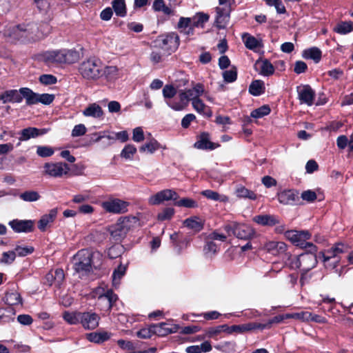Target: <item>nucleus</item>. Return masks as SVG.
<instances>
[{
	"mask_svg": "<svg viewBox=\"0 0 353 353\" xmlns=\"http://www.w3.org/2000/svg\"><path fill=\"white\" fill-rule=\"evenodd\" d=\"M254 66L256 69L259 67V74L263 76H270L274 72V67L268 59L257 60Z\"/></svg>",
	"mask_w": 353,
	"mask_h": 353,
	"instance_id": "obj_25",
	"label": "nucleus"
},
{
	"mask_svg": "<svg viewBox=\"0 0 353 353\" xmlns=\"http://www.w3.org/2000/svg\"><path fill=\"white\" fill-rule=\"evenodd\" d=\"M287 319L285 315H277L272 319H270L266 323H259V330L269 329L274 323H279Z\"/></svg>",
	"mask_w": 353,
	"mask_h": 353,
	"instance_id": "obj_54",
	"label": "nucleus"
},
{
	"mask_svg": "<svg viewBox=\"0 0 353 353\" xmlns=\"http://www.w3.org/2000/svg\"><path fill=\"white\" fill-rule=\"evenodd\" d=\"M44 32H39L38 24L30 23L19 24L12 27L9 36L14 41L28 43L37 41L44 37Z\"/></svg>",
	"mask_w": 353,
	"mask_h": 353,
	"instance_id": "obj_1",
	"label": "nucleus"
},
{
	"mask_svg": "<svg viewBox=\"0 0 353 353\" xmlns=\"http://www.w3.org/2000/svg\"><path fill=\"white\" fill-rule=\"evenodd\" d=\"M156 46L170 54L174 52L179 46V37L175 32L161 35L155 40Z\"/></svg>",
	"mask_w": 353,
	"mask_h": 353,
	"instance_id": "obj_4",
	"label": "nucleus"
},
{
	"mask_svg": "<svg viewBox=\"0 0 353 353\" xmlns=\"http://www.w3.org/2000/svg\"><path fill=\"white\" fill-rule=\"evenodd\" d=\"M265 83L262 80H254L249 86V92L253 96H260L265 92Z\"/></svg>",
	"mask_w": 353,
	"mask_h": 353,
	"instance_id": "obj_33",
	"label": "nucleus"
},
{
	"mask_svg": "<svg viewBox=\"0 0 353 353\" xmlns=\"http://www.w3.org/2000/svg\"><path fill=\"white\" fill-rule=\"evenodd\" d=\"M216 17L214 23L216 27L219 29H224L227 22L228 15L224 14V9L222 8L216 7Z\"/></svg>",
	"mask_w": 353,
	"mask_h": 353,
	"instance_id": "obj_30",
	"label": "nucleus"
},
{
	"mask_svg": "<svg viewBox=\"0 0 353 353\" xmlns=\"http://www.w3.org/2000/svg\"><path fill=\"white\" fill-rule=\"evenodd\" d=\"M92 253L88 250H81L74 257V268L78 273L87 274L92 270Z\"/></svg>",
	"mask_w": 353,
	"mask_h": 353,
	"instance_id": "obj_3",
	"label": "nucleus"
},
{
	"mask_svg": "<svg viewBox=\"0 0 353 353\" xmlns=\"http://www.w3.org/2000/svg\"><path fill=\"white\" fill-rule=\"evenodd\" d=\"M48 132L46 128L39 129L34 127H29L23 129L20 132L19 140L24 141H28L31 138H36L37 137L43 135Z\"/></svg>",
	"mask_w": 353,
	"mask_h": 353,
	"instance_id": "obj_17",
	"label": "nucleus"
},
{
	"mask_svg": "<svg viewBox=\"0 0 353 353\" xmlns=\"http://www.w3.org/2000/svg\"><path fill=\"white\" fill-rule=\"evenodd\" d=\"M8 224L17 233L30 232L34 229V221L32 220L14 219L10 221Z\"/></svg>",
	"mask_w": 353,
	"mask_h": 353,
	"instance_id": "obj_15",
	"label": "nucleus"
},
{
	"mask_svg": "<svg viewBox=\"0 0 353 353\" xmlns=\"http://www.w3.org/2000/svg\"><path fill=\"white\" fill-rule=\"evenodd\" d=\"M57 215V209H51L48 214H43L38 222V228L44 232L48 226L54 222Z\"/></svg>",
	"mask_w": 353,
	"mask_h": 353,
	"instance_id": "obj_18",
	"label": "nucleus"
},
{
	"mask_svg": "<svg viewBox=\"0 0 353 353\" xmlns=\"http://www.w3.org/2000/svg\"><path fill=\"white\" fill-rule=\"evenodd\" d=\"M54 152V149L50 146H38L37 148V154L41 157H51Z\"/></svg>",
	"mask_w": 353,
	"mask_h": 353,
	"instance_id": "obj_57",
	"label": "nucleus"
},
{
	"mask_svg": "<svg viewBox=\"0 0 353 353\" xmlns=\"http://www.w3.org/2000/svg\"><path fill=\"white\" fill-rule=\"evenodd\" d=\"M16 258L15 251L4 252L2 254V257L0 259V263L3 264L10 265L12 263Z\"/></svg>",
	"mask_w": 353,
	"mask_h": 353,
	"instance_id": "obj_56",
	"label": "nucleus"
},
{
	"mask_svg": "<svg viewBox=\"0 0 353 353\" xmlns=\"http://www.w3.org/2000/svg\"><path fill=\"white\" fill-rule=\"evenodd\" d=\"M19 92L21 94L22 99H26L27 105H32L38 103L39 94L34 92L28 88H21L19 89Z\"/></svg>",
	"mask_w": 353,
	"mask_h": 353,
	"instance_id": "obj_26",
	"label": "nucleus"
},
{
	"mask_svg": "<svg viewBox=\"0 0 353 353\" xmlns=\"http://www.w3.org/2000/svg\"><path fill=\"white\" fill-rule=\"evenodd\" d=\"M312 314L308 312H301L292 314H286V318L301 319L303 321H309L311 318Z\"/></svg>",
	"mask_w": 353,
	"mask_h": 353,
	"instance_id": "obj_58",
	"label": "nucleus"
},
{
	"mask_svg": "<svg viewBox=\"0 0 353 353\" xmlns=\"http://www.w3.org/2000/svg\"><path fill=\"white\" fill-rule=\"evenodd\" d=\"M152 8L154 11L163 12L166 15H170L172 12L171 8L165 6L163 0H154Z\"/></svg>",
	"mask_w": 353,
	"mask_h": 353,
	"instance_id": "obj_49",
	"label": "nucleus"
},
{
	"mask_svg": "<svg viewBox=\"0 0 353 353\" xmlns=\"http://www.w3.org/2000/svg\"><path fill=\"white\" fill-rule=\"evenodd\" d=\"M79 59V52L72 49H63V64H72Z\"/></svg>",
	"mask_w": 353,
	"mask_h": 353,
	"instance_id": "obj_34",
	"label": "nucleus"
},
{
	"mask_svg": "<svg viewBox=\"0 0 353 353\" xmlns=\"http://www.w3.org/2000/svg\"><path fill=\"white\" fill-rule=\"evenodd\" d=\"M322 52L317 47H312L303 50L302 56L304 59H312L316 63H319L321 59Z\"/></svg>",
	"mask_w": 353,
	"mask_h": 353,
	"instance_id": "obj_29",
	"label": "nucleus"
},
{
	"mask_svg": "<svg viewBox=\"0 0 353 353\" xmlns=\"http://www.w3.org/2000/svg\"><path fill=\"white\" fill-rule=\"evenodd\" d=\"M300 255L298 256H288L285 264L288 265L291 269H301Z\"/></svg>",
	"mask_w": 353,
	"mask_h": 353,
	"instance_id": "obj_60",
	"label": "nucleus"
},
{
	"mask_svg": "<svg viewBox=\"0 0 353 353\" xmlns=\"http://www.w3.org/2000/svg\"><path fill=\"white\" fill-rule=\"evenodd\" d=\"M100 316L92 311L81 312L80 323L85 330H94L99 325Z\"/></svg>",
	"mask_w": 353,
	"mask_h": 353,
	"instance_id": "obj_10",
	"label": "nucleus"
},
{
	"mask_svg": "<svg viewBox=\"0 0 353 353\" xmlns=\"http://www.w3.org/2000/svg\"><path fill=\"white\" fill-rule=\"evenodd\" d=\"M223 78L226 83H232L236 80L237 69L232 66L230 70L223 72Z\"/></svg>",
	"mask_w": 353,
	"mask_h": 353,
	"instance_id": "obj_51",
	"label": "nucleus"
},
{
	"mask_svg": "<svg viewBox=\"0 0 353 353\" xmlns=\"http://www.w3.org/2000/svg\"><path fill=\"white\" fill-rule=\"evenodd\" d=\"M333 251L334 250L332 248H331L330 249L326 250L325 252H321L319 253V257H322L324 263L330 261L332 259H334V264L333 266L334 268L338 265V263H339V258L337 257L336 254Z\"/></svg>",
	"mask_w": 353,
	"mask_h": 353,
	"instance_id": "obj_41",
	"label": "nucleus"
},
{
	"mask_svg": "<svg viewBox=\"0 0 353 353\" xmlns=\"http://www.w3.org/2000/svg\"><path fill=\"white\" fill-rule=\"evenodd\" d=\"M253 221L263 226H274L280 222L276 216L271 214H260L255 216L253 218Z\"/></svg>",
	"mask_w": 353,
	"mask_h": 353,
	"instance_id": "obj_20",
	"label": "nucleus"
},
{
	"mask_svg": "<svg viewBox=\"0 0 353 353\" xmlns=\"http://www.w3.org/2000/svg\"><path fill=\"white\" fill-rule=\"evenodd\" d=\"M167 324L165 323H160L158 324H152V327L153 332L159 336H165L171 333H174L178 331L180 328L179 325H174L173 328L166 327Z\"/></svg>",
	"mask_w": 353,
	"mask_h": 353,
	"instance_id": "obj_27",
	"label": "nucleus"
},
{
	"mask_svg": "<svg viewBox=\"0 0 353 353\" xmlns=\"http://www.w3.org/2000/svg\"><path fill=\"white\" fill-rule=\"evenodd\" d=\"M130 228V219L124 218L114 227L110 232L111 236L117 241H121L125 236Z\"/></svg>",
	"mask_w": 353,
	"mask_h": 353,
	"instance_id": "obj_12",
	"label": "nucleus"
},
{
	"mask_svg": "<svg viewBox=\"0 0 353 353\" xmlns=\"http://www.w3.org/2000/svg\"><path fill=\"white\" fill-rule=\"evenodd\" d=\"M39 81L44 85H52L57 83V77L52 74H42L39 77Z\"/></svg>",
	"mask_w": 353,
	"mask_h": 353,
	"instance_id": "obj_64",
	"label": "nucleus"
},
{
	"mask_svg": "<svg viewBox=\"0 0 353 353\" xmlns=\"http://www.w3.org/2000/svg\"><path fill=\"white\" fill-rule=\"evenodd\" d=\"M94 135L97 136L94 139L95 142H99L105 139L107 140V142L105 143L106 145H111L115 139H119L121 142H125L128 140V134L126 131L119 132L116 133L115 137H111L110 135L104 136L101 135L100 134H95Z\"/></svg>",
	"mask_w": 353,
	"mask_h": 353,
	"instance_id": "obj_22",
	"label": "nucleus"
},
{
	"mask_svg": "<svg viewBox=\"0 0 353 353\" xmlns=\"http://www.w3.org/2000/svg\"><path fill=\"white\" fill-rule=\"evenodd\" d=\"M301 270L303 272L301 277V282H303L306 273L314 268L318 261L316 254L303 253L300 254Z\"/></svg>",
	"mask_w": 353,
	"mask_h": 353,
	"instance_id": "obj_5",
	"label": "nucleus"
},
{
	"mask_svg": "<svg viewBox=\"0 0 353 353\" xmlns=\"http://www.w3.org/2000/svg\"><path fill=\"white\" fill-rule=\"evenodd\" d=\"M103 63L96 58H90L81 62L79 66L80 74L88 80H97L102 77Z\"/></svg>",
	"mask_w": 353,
	"mask_h": 353,
	"instance_id": "obj_2",
	"label": "nucleus"
},
{
	"mask_svg": "<svg viewBox=\"0 0 353 353\" xmlns=\"http://www.w3.org/2000/svg\"><path fill=\"white\" fill-rule=\"evenodd\" d=\"M24 201L32 202L39 199L40 195L36 191H26L19 195Z\"/></svg>",
	"mask_w": 353,
	"mask_h": 353,
	"instance_id": "obj_55",
	"label": "nucleus"
},
{
	"mask_svg": "<svg viewBox=\"0 0 353 353\" xmlns=\"http://www.w3.org/2000/svg\"><path fill=\"white\" fill-rule=\"evenodd\" d=\"M186 92L189 99L192 102L194 99H199V97L204 92V86L198 83L192 89L186 90Z\"/></svg>",
	"mask_w": 353,
	"mask_h": 353,
	"instance_id": "obj_36",
	"label": "nucleus"
},
{
	"mask_svg": "<svg viewBox=\"0 0 353 353\" xmlns=\"http://www.w3.org/2000/svg\"><path fill=\"white\" fill-rule=\"evenodd\" d=\"M190 18L192 26L194 29V28H203L204 24L209 20V15L203 12H198Z\"/></svg>",
	"mask_w": 353,
	"mask_h": 353,
	"instance_id": "obj_32",
	"label": "nucleus"
},
{
	"mask_svg": "<svg viewBox=\"0 0 353 353\" xmlns=\"http://www.w3.org/2000/svg\"><path fill=\"white\" fill-rule=\"evenodd\" d=\"M174 214V210L172 208H166L161 212L158 214V219L159 221L169 220Z\"/></svg>",
	"mask_w": 353,
	"mask_h": 353,
	"instance_id": "obj_61",
	"label": "nucleus"
},
{
	"mask_svg": "<svg viewBox=\"0 0 353 353\" xmlns=\"http://www.w3.org/2000/svg\"><path fill=\"white\" fill-rule=\"evenodd\" d=\"M112 6L117 16L123 17L126 15L125 0H113Z\"/></svg>",
	"mask_w": 353,
	"mask_h": 353,
	"instance_id": "obj_37",
	"label": "nucleus"
},
{
	"mask_svg": "<svg viewBox=\"0 0 353 353\" xmlns=\"http://www.w3.org/2000/svg\"><path fill=\"white\" fill-rule=\"evenodd\" d=\"M54 99V95L48 93L39 94L38 103L44 105H50Z\"/></svg>",
	"mask_w": 353,
	"mask_h": 353,
	"instance_id": "obj_63",
	"label": "nucleus"
},
{
	"mask_svg": "<svg viewBox=\"0 0 353 353\" xmlns=\"http://www.w3.org/2000/svg\"><path fill=\"white\" fill-rule=\"evenodd\" d=\"M44 169L45 173L52 177H61L70 170L68 165L65 163H46Z\"/></svg>",
	"mask_w": 353,
	"mask_h": 353,
	"instance_id": "obj_9",
	"label": "nucleus"
},
{
	"mask_svg": "<svg viewBox=\"0 0 353 353\" xmlns=\"http://www.w3.org/2000/svg\"><path fill=\"white\" fill-rule=\"evenodd\" d=\"M256 329H259V323H248L241 325H235L230 326L232 332L243 333L250 332Z\"/></svg>",
	"mask_w": 353,
	"mask_h": 353,
	"instance_id": "obj_35",
	"label": "nucleus"
},
{
	"mask_svg": "<svg viewBox=\"0 0 353 353\" xmlns=\"http://www.w3.org/2000/svg\"><path fill=\"white\" fill-rule=\"evenodd\" d=\"M128 203L119 199L103 202L102 207L108 212L121 214L127 212Z\"/></svg>",
	"mask_w": 353,
	"mask_h": 353,
	"instance_id": "obj_8",
	"label": "nucleus"
},
{
	"mask_svg": "<svg viewBox=\"0 0 353 353\" xmlns=\"http://www.w3.org/2000/svg\"><path fill=\"white\" fill-rule=\"evenodd\" d=\"M112 334L107 331L94 332L86 334V339L94 343H102L110 339Z\"/></svg>",
	"mask_w": 353,
	"mask_h": 353,
	"instance_id": "obj_24",
	"label": "nucleus"
},
{
	"mask_svg": "<svg viewBox=\"0 0 353 353\" xmlns=\"http://www.w3.org/2000/svg\"><path fill=\"white\" fill-rule=\"evenodd\" d=\"M81 314L80 312H70L66 311L63 314V318L69 324L76 325L80 323Z\"/></svg>",
	"mask_w": 353,
	"mask_h": 353,
	"instance_id": "obj_40",
	"label": "nucleus"
},
{
	"mask_svg": "<svg viewBox=\"0 0 353 353\" xmlns=\"http://www.w3.org/2000/svg\"><path fill=\"white\" fill-rule=\"evenodd\" d=\"M334 31L341 34H345L353 31V23L344 21L338 23L334 28Z\"/></svg>",
	"mask_w": 353,
	"mask_h": 353,
	"instance_id": "obj_42",
	"label": "nucleus"
},
{
	"mask_svg": "<svg viewBox=\"0 0 353 353\" xmlns=\"http://www.w3.org/2000/svg\"><path fill=\"white\" fill-rule=\"evenodd\" d=\"M301 197L303 200H304L308 203H312L316 199L317 195L314 191L311 190H307L303 191L301 193Z\"/></svg>",
	"mask_w": 353,
	"mask_h": 353,
	"instance_id": "obj_62",
	"label": "nucleus"
},
{
	"mask_svg": "<svg viewBox=\"0 0 353 353\" xmlns=\"http://www.w3.org/2000/svg\"><path fill=\"white\" fill-rule=\"evenodd\" d=\"M236 196L240 198L250 199L251 200L256 199V194L245 187H239L236 190Z\"/></svg>",
	"mask_w": 353,
	"mask_h": 353,
	"instance_id": "obj_48",
	"label": "nucleus"
},
{
	"mask_svg": "<svg viewBox=\"0 0 353 353\" xmlns=\"http://www.w3.org/2000/svg\"><path fill=\"white\" fill-rule=\"evenodd\" d=\"M277 199L283 205H294L299 201V192L294 189L284 190L277 193Z\"/></svg>",
	"mask_w": 353,
	"mask_h": 353,
	"instance_id": "obj_11",
	"label": "nucleus"
},
{
	"mask_svg": "<svg viewBox=\"0 0 353 353\" xmlns=\"http://www.w3.org/2000/svg\"><path fill=\"white\" fill-rule=\"evenodd\" d=\"M243 38H245L244 41L245 46L250 50H254L261 46L260 42L254 37L248 33L244 34Z\"/></svg>",
	"mask_w": 353,
	"mask_h": 353,
	"instance_id": "obj_46",
	"label": "nucleus"
},
{
	"mask_svg": "<svg viewBox=\"0 0 353 353\" xmlns=\"http://www.w3.org/2000/svg\"><path fill=\"white\" fill-rule=\"evenodd\" d=\"M83 114L85 117L99 118L103 115V110L98 104L92 103L83 111Z\"/></svg>",
	"mask_w": 353,
	"mask_h": 353,
	"instance_id": "obj_31",
	"label": "nucleus"
},
{
	"mask_svg": "<svg viewBox=\"0 0 353 353\" xmlns=\"http://www.w3.org/2000/svg\"><path fill=\"white\" fill-rule=\"evenodd\" d=\"M222 327H219V325L216 327H212L205 330V334L201 336V339H203L205 337L208 338H215L221 332V329Z\"/></svg>",
	"mask_w": 353,
	"mask_h": 353,
	"instance_id": "obj_59",
	"label": "nucleus"
},
{
	"mask_svg": "<svg viewBox=\"0 0 353 353\" xmlns=\"http://www.w3.org/2000/svg\"><path fill=\"white\" fill-rule=\"evenodd\" d=\"M5 301L10 305H16L22 303V298L17 292H9L6 294Z\"/></svg>",
	"mask_w": 353,
	"mask_h": 353,
	"instance_id": "obj_43",
	"label": "nucleus"
},
{
	"mask_svg": "<svg viewBox=\"0 0 353 353\" xmlns=\"http://www.w3.org/2000/svg\"><path fill=\"white\" fill-rule=\"evenodd\" d=\"M285 234L293 244L299 247L303 245L304 240H308L311 237L310 233L307 230H288Z\"/></svg>",
	"mask_w": 353,
	"mask_h": 353,
	"instance_id": "obj_13",
	"label": "nucleus"
},
{
	"mask_svg": "<svg viewBox=\"0 0 353 353\" xmlns=\"http://www.w3.org/2000/svg\"><path fill=\"white\" fill-rule=\"evenodd\" d=\"M264 248L274 255H279L285 253L287 245L281 241H269L265 244Z\"/></svg>",
	"mask_w": 353,
	"mask_h": 353,
	"instance_id": "obj_19",
	"label": "nucleus"
},
{
	"mask_svg": "<svg viewBox=\"0 0 353 353\" xmlns=\"http://www.w3.org/2000/svg\"><path fill=\"white\" fill-rule=\"evenodd\" d=\"M63 49L48 51L43 54V59L48 63L63 64Z\"/></svg>",
	"mask_w": 353,
	"mask_h": 353,
	"instance_id": "obj_23",
	"label": "nucleus"
},
{
	"mask_svg": "<svg viewBox=\"0 0 353 353\" xmlns=\"http://www.w3.org/2000/svg\"><path fill=\"white\" fill-rule=\"evenodd\" d=\"M194 148L199 150H214L220 146L219 143H215L210 141V134L208 132H203L197 137V141L194 144Z\"/></svg>",
	"mask_w": 353,
	"mask_h": 353,
	"instance_id": "obj_14",
	"label": "nucleus"
},
{
	"mask_svg": "<svg viewBox=\"0 0 353 353\" xmlns=\"http://www.w3.org/2000/svg\"><path fill=\"white\" fill-rule=\"evenodd\" d=\"M0 100L3 103H21L22 101V97L19 90H9L0 94Z\"/></svg>",
	"mask_w": 353,
	"mask_h": 353,
	"instance_id": "obj_21",
	"label": "nucleus"
},
{
	"mask_svg": "<svg viewBox=\"0 0 353 353\" xmlns=\"http://www.w3.org/2000/svg\"><path fill=\"white\" fill-rule=\"evenodd\" d=\"M102 77H105L107 81H113L118 77V68L116 66L103 65L101 70Z\"/></svg>",
	"mask_w": 353,
	"mask_h": 353,
	"instance_id": "obj_39",
	"label": "nucleus"
},
{
	"mask_svg": "<svg viewBox=\"0 0 353 353\" xmlns=\"http://www.w3.org/2000/svg\"><path fill=\"white\" fill-rule=\"evenodd\" d=\"M118 299V296L116 294L113 292L112 290H108L104 294H101L98 300L99 301H107L108 305V310H110L112 307L113 304L117 301Z\"/></svg>",
	"mask_w": 353,
	"mask_h": 353,
	"instance_id": "obj_38",
	"label": "nucleus"
},
{
	"mask_svg": "<svg viewBox=\"0 0 353 353\" xmlns=\"http://www.w3.org/2000/svg\"><path fill=\"white\" fill-rule=\"evenodd\" d=\"M179 198L178 194L170 189H165L158 192L157 194L149 198L148 202L151 205H159L165 201H176Z\"/></svg>",
	"mask_w": 353,
	"mask_h": 353,
	"instance_id": "obj_7",
	"label": "nucleus"
},
{
	"mask_svg": "<svg viewBox=\"0 0 353 353\" xmlns=\"http://www.w3.org/2000/svg\"><path fill=\"white\" fill-rule=\"evenodd\" d=\"M270 112V108L268 105H264L257 109L252 111L250 116L255 119L261 118L264 116L268 115Z\"/></svg>",
	"mask_w": 353,
	"mask_h": 353,
	"instance_id": "obj_53",
	"label": "nucleus"
},
{
	"mask_svg": "<svg viewBox=\"0 0 353 353\" xmlns=\"http://www.w3.org/2000/svg\"><path fill=\"white\" fill-rule=\"evenodd\" d=\"M255 234L252 228L245 224L234 223V236L238 239L249 240Z\"/></svg>",
	"mask_w": 353,
	"mask_h": 353,
	"instance_id": "obj_16",
	"label": "nucleus"
},
{
	"mask_svg": "<svg viewBox=\"0 0 353 353\" xmlns=\"http://www.w3.org/2000/svg\"><path fill=\"white\" fill-rule=\"evenodd\" d=\"M174 205L179 207H185L188 208H195L198 207V203L196 201L190 198H183L179 201H175Z\"/></svg>",
	"mask_w": 353,
	"mask_h": 353,
	"instance_id": "obj_50",
	"label": "nucleus"
},
{
	"mask_svg": "<svg viewBox=\"0 0 353 353\" xmlns=\"http://www.w3.org/2000/svg\"><path fill=\"white\" fill-rule=\"evenodd\" d=\"M126 267L121 264L115 269L112 274V283L114 286L120 284V279L125 275Z\"/></svg>",
	"mask_w": 353,
	"mask_h": 353,
	"instance_id": "obj_45",
	"label": "nucleus"
},
{
	"mask_svg": "<svg viewBox=\"0 0 353 353\" xmlns=\"http://www.w3.org/2000/svg\"><path fill=\"white\" fill-rule=\"evenodd\" d=\"M218 251L217 245L208 237L205 240V244L203 247V252L205 255H214Z\"/></svg>",
	"mask_w": 353,
	"mask_h": 353,
	"instance_id": "obj_47",
	"label": "nucleus"
},
{
	"mask_svg": "<svg viewBox=\"0 0 353 353\" xmlns=\"http://www.w3.org/2000/svg\"><path fill=\"white\" fill-rule=\"evenodd\" d=\"M298 99L301 104H306L309 106L313 105L315 97V92L309 85H300L296 87Z\"/></svg>",
	"mask_w": 353,
	"mask_h": 353,
	"instance_id": "obj_6",
	"label": "nucleus"
},
{
	"mask_svg": "<svg viewBox=\"0 0 353 353\" xmlns=\"http://www.w3.org/2000/svg\"><path fill=\"white\" fill-rule=\"evenodd\" d=\"M161 148V145L158 141L155 139L150 140L148 143H145L142 146L139 148V151L141 152H148L149 153H153L159 148Z\"/></svg>",
	"mask_w": 353,
	"mask_h": 353,
	"instance_id": "obj_44",
	"label": "nucleus"
},
{
	"mask_svg": "<svg viewBox=\"0 0 353 353\" xmlns=\"http://www.w3.org/2000/svg\"><path fill=\"white\" fill-rule=\"evenodd\" d=\"M183 225L192 230L194 232H198L203 228V221L198 216H192L186 219L183 221Z\"/></svg>",
	"mask_w": 353,
	"mask_h": 353,
	"instance_id": "obj_28",
	"label": "nucleus"
},
{
	"mask_svg": "<svg viewBox=\"0 0 353 353\" xmlns=\"http://www.w3.org/2000/svg\"><path fill=\"white\" fill-rule=\"evenodd\" d=\"M137 152V148L132 144L126 145L121 152V157L125 159H132L134 154Z\"/></svg>",
	"mask_w": 353,
	"mask_h": 353,
	"instance_id": "obj_52",
	"label": "nucleus"
}]
</instances>
